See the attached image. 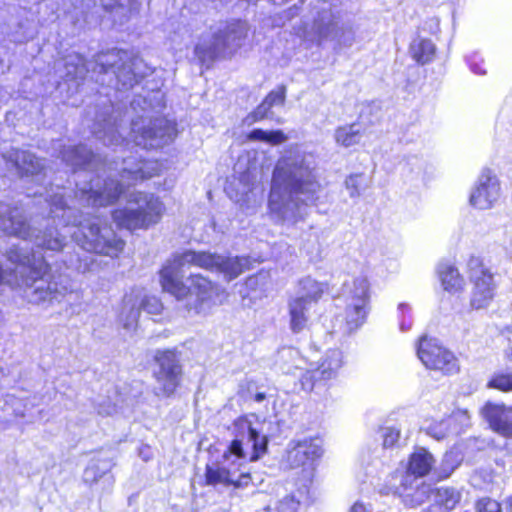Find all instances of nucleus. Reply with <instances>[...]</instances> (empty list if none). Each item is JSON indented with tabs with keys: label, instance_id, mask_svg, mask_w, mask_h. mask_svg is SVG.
I'll use <instances>...</instances> for the list:
<instances>
[{
	"label": "nucleus",
	"instance_id": "obj_1",
	"mask_svg": "<svg viewBox=\"0 0 512 512\" xmlns=\"http://www.w3.org/2000/svg\"><path fill=\"white\" fill-rule=\"evenodd\" d=\"M161 291L177 301L195 298L186 305L188 312L204 313L206 309L222 305L228 298L227 290L202 273H190L186 279L181 271L171 263L164 264L158 271Z\"/></svg>",
	"mask_w": 512,
	"mask_h": 512
},
{
	"label": "nucleus",
	"instance_id": "obj_2",
	"mask_svg": "<svg viewBox=\"0 0 512 512\" xmlns=\"http://www.w3.org/2000/svg\"><path fill=\"white\" fill-rule=\"evenodd\" d=\"M347 292L345 308L336 316V320L349 333L362 326L370 309V284L367 277L358 276L352 282L344 283Z\"/></svg>",
	"mask_w": 512,
	"mask_h": 512
},
{
	"label": "nucleus",
	"instance_id": "obj_3",
	"mask_svg": "<svg viewBox=\"0 0 512 512\" xmlns=\"http://www.w3.org/2000/svg\"><path fill=\"white\" fill-rule=\"evenodd\" d=\"M157 369L153 372L158 387L156 395L170 398L181 386L183 366L177 348L158 349L153 355Z\"/></svg>",
	"mask_w": 512,
	"mask_h": 512
},
{
	"label": "nucleus",
	"instance_id": "obj_4",
	"mask_svg": "<svg viewBox=\"0 0 512 512\" xmlns=\"http://www.w3.org/2000/svg\"><path fill=\"white\" fill-rule=\"evenodd\" d=\"M416 355L426 369L449 376L459 371L458 359L438 339L421 335L416 342Z\"/></svg>",
	"mask_w": 512,
	"mask_h": 512
},
{
	"label": "nucleus",
	"instance_id": "obj_5",
	"mask_svg": "<svg viewBox=\"0 0 512 512\" xmlns=\"http://www.w3.org/2000/svg\"><path fill=\"white\" fill-rule=\"evenodd\" d=\"M342 365V353L338 350L328 351L315 368L302 373L299 378L301 389L307 393L326 392L337 380Z\"/></svg>",
	"mask_w": 512,
	"mask_h": 512
},
{
	"label": "nucleus",
	"instance_id": "obj_6",
	"mask_svg": "<svg viewBox=\"0 0 512 512\" xmlns=\"http://www.w3.org/2000/svg\"><path fill=\"white\" fill-rule=\"evenodd\" d=\"M468 277L473 284L470 306L479 310L486 308L494 298L493 274L485 266L483 259L471 256L467 262Z\"/></svg>",
	"mask_w": 512,
	"mask_h": 512
},
{
	"label": "nucleus",
	"instance_id": "obj_7",
	"mask_svg": "<svg viewBox=\"0 0 512 512\" xmlns=\"http://www.w3.org/2000/svg\"><path fill=\"white\" fill-rule=\"evenodd\" d=\"M163 204L158 198L151 197L145 206L138 209L118 208L113 210L112 218L120 228L130 231L147 229L156 224L163 214Z\"/></svg>",
	"mask_w": 512,
	"mask_h": 512
},
{
	"label": "nucleus",
	"instance_id": "obj_8",
	"mask_svg": "<svg viewBox=\"0 0 512 512\" xmlns=\"http://www.w3.org/2000/svg\"><path fill=\"white\" fill-rule=\"evenodd\" d=\"M74 238L83 250L110 257H117L125 246V242L120 238L106 239L97 223L82 225Z\"/></svg>",
	"mask_w": 512,
	"mask_h": 512
},
{
	"label": "nucleus",
	"instance_id": "obj_9",
	"mask_svg": "<svg viewBox=\"0 0 512 512\" xmlns=\"http://www.w3.org/2000/svg\"><path fill=\"white\" fill-rule=\"evenodd\" d=\"M7 259L15 265L27 268L24 281L29 286L44 279L51 271V267L44 257H36L33 253L24 254L17 247L7 251Z\"/></svg>",
	"mask_w": 512,
	"mask_h": 512
},
{
	"label": "nucleus",
	"instance_id": "obj_10",
	"mask_svg": "<svg viewBox=\"0 0 512 512\" xmlns=\"http://www.w3.org/2000/svg\"><path fill=\"white\" fill-rule=\"evenodd\" d=\"M323 452L322 441L318 437L299 441L288 453L290 467L303 471L313 469Z\"/></svg>",
	"mask_w": 512,
	"mask_h": 512
},
{
	"label": "nucleus",
	"instance_id": "obj_11",
	"mask_svg": "<svg viewBox=\"0 0 512 512\" xmlns=\"http://www.w3.org/2000/svg\"><path fill=\"white\" fill-rule=\"evenodd\" d=\"M252 482L250 472H240L235 478L234 471L229 467L220 466L216 463L206 464L204 482L206 486L223 485L232 486L235 489L247 487Z\"/></svg>",
	"mask_w": 512,
	"mask_h": 512
},
{
	"label": "nucleus",
	"instance_id": "obj_12",
	"mask_svg": "<svg viewBox=\"0 0 512 512\" xmlns=\"http://www.w3.org/2000/svg\"><path fill=\"white\" fill-rule=\"evenodd\" d=\"M500 184L496 176L483 174L479 183L470 195V204L479 210L493 207L499 197Z\"/></svg>",
	"mask_w": 512,
	"mask_h": 512
},
{
	"label": "nucleus",
	"instance_id": "obj_13",
	"mask_svg": "<svg viewBox=\"0 0 512 512\" xmlns=\"http://www.w3.org/2000/svg\"><path fill=\"white\" fill-rule=\"evenodd\" d=\"M125 193V186L114 178L104 180L99 190H83L86 201L94 207H107L115 204Z\"/></svg>",
	"mask_w": 512,
	"mask_h": 512
},
{
	"label": "nucleus",
	"instance_id": "obj_14",
	"mask_svg": "<svg viewBox=\"0 0 512 512\" xmlns=\"http://www.w3.org/2000/svg\"><path fill=\"white\" fill-rule=\"evenodd\" d=\"M238 434L247 432L248 439L252 443V453L249 460L254 462L259 460L268 451V438L265 435H260L252 423L245 417L241 416L234 421Z\"/></svg>",
	"mask_w": 512,
	"mask_h": 512
},
{
	"label": "nucleus",
	"instance_id": "obj_15",
	"mask_svg": "<svg viewBox=\"0 0 512 512\" xmlns=\"http://www.w3.org/2000/svg\"><path fill=\"white\" fill-rule=\"evenodd\" d=\"M503 360L507 368H512V347L503 351ZM486 388L501 393L512 392V371L499 370L494 372L486 382Z\"/></svg>",
	"mask_w": 512,
	"mask_h": 512
},
{
	"label": "nucleus",
	"instance_id": "obj_16",
	"mask_svg": "<svg viewBox=\"0 0 512 512\" xmlns=\"http://www.w3.org/2000/svg\"><path fill=\"white\" fill-rule=\"evenodd\" d=\"M434 462L432 454L421 448L409 455L407 473L415 478L425 477L431 472Z\"/></svg>",
	"mask_w": 512,
	"mask_h": 512
},
{
	"label": "nucleus",
	"instance_id": "obj_17",
	"mask_svg": "<svg viewBox=\"0 0 512 512\" xmlns=\"http://www.w3.org/2000/svg\"><path fill=\"white\" fill-rule=\"evenodd\" d=\"M248 266L238 256L229 257L217 254L214 272L223 274L227 281L239 277L247 270Z\"/></svg>",
	"mask_w": 512,
	"mask_h": 512
},
{
	"label": "nucleus",
	"instance_id": "obj_18",
	"mask_svg": "<svg viewBox=\"0 0 512 512\" xmlns=\"http://www.w3.org/2000/svg\"><path fill=\"white\" fill-rule=\"evenodd\" d=\"M437 275L444 290L448 292H458L463 290L464 279L454 265L441 263L437 267Z\"/></svg>",
	"mask_w": 512,
	"mask_h": 512
},
{
	"label": "nucleus",
	"instance_id": "obj_19",
	"mask_svg": "<svg viewBox=\"0 0 512 512\" xmlns=\"http://www.w3.org/2000/svg\"><path fill=\"white\" fill-rule=\"evenodd\" d=\"M306 298H294L289 301L290 329L293 333L303 331L308 324Z\"/></svg>",
	"mask_w": 512,
	"mask_h": 512
},
{
	"label": "nucleus",
	"instance_id": "obj_20",
	"mask_svg": "<svg viewBox=\"0 0 512 512\" xmlns=\"http://www.w3.org/2000/svg\"><path fill=\"white\" fill-rule=\"evenodd\" d=\"M412 59L420 65L431 63L436 56L435 44L426 38L414 39L409 45Z\"/></svg>",
	"mask_w": 512,
	"mask_h": 512
},
{
	"label": "nucleus",
	"instance_id": "obj_21",
	"mask_svg": "<svg viewBox=\"0 0 512 512\" xmlns=\"http://www.w3.org/2000/svg\"><path fill=\"white\" fill-rule=\"evenodd\" d=\"M112 467L111 459L94 457L86 466L83 472V481L92 486L99 482V480L110 472Z\"/></svg>",
	"mask_w": 512,
	"mask_h": 512
},
{
	"label": "nucleus",
	"instance_id": "obj_22",
	"mask_svg": "<svg viewBox=\"0 0 512 512\" xmlns=\"http://www.w3.org/2000/svg\"><path fill=\"white\" fill-rule=\"evenodd\" d=\"M249 25L242 19H234L229 22L226 27L219 31L215 38L226 41H233L240 43L248 37Z\"/></svg>",
	"mask_w": 512,
	"mask_h": 512
},
{
	"label": "nucleus",
	"instance_id": "obj_23",
	"mask_svg": "<svg viewBox=\"0 0 512 512\" xmlns=\"http://www.w3.org/2000/svg\"><path fill=\"white\" fill-rule=\"evenodd\" d=\"M361 135V130L355 129V123H352L337 127L334 138L338 145L350 147L359 143Z\"/></svg>",
	"mask_w": 512,
	"mask_h": 512
},
{
	"label": "nucleus",
	"instance_id": "obj_24",
	"mask_svg": "<svg viewBox=\"0 0 512 512\" xmlns=\"http://www.w3.org/2000/svg\"><path fill=\"white\" fill-rule=\"evenodd\" d=\"M248 141L266 142L272 145L284 143L288 137L282 130L264 131L260 128L253 129L246 135Z\"/></svg>",
	"mask_w": 512,
	"mask_h": 512
},
{
	"label": "nucleus",
	"instance_id": "obj_25",
	"mask_svg": "<svg viewBox=\"0 0 512 512\" xmlns=\"http://www.w3.org/2000/svg\"><path fill=\"white\" fill-rule=\"evenodd\" d=\"M301 289L304 292L299 298H306V303L318 302L324 295L327 285L311 278L301 280Z\"/></svg>",
	"mask_w": 512,
	"mask_h": 512
},
{
	"label": "nucleus",
	"instance_id": "obj_26",
	"mask_svg": "<svg viewBox=\"0 0 512 512\" xmlns=\"http://www.w3.org/2000/svg\"><path fill=\"white\" fill-rule=\"evenodd\" d=\"M287 98V87L284 84L276 86L269 91L260 102L265 109L272 114L273 107L284 106Z\"/></svg>",
	"mask_w": 512,
	"mask_h": 512
},
{
	"label": "nucleus",
	"instance_id": "obj_27",
	"mask_svg": "<svg viewBox=\"0 0 512 512\" xmlns=\"http://www.w3.org/2000/svg\"><path fill=\"white\" fill-rule=\"evenodd\" d=\"M343 31L338 23L331 20L327 23H319L315 29V39L318 44L330 39H337L342 35Z\"/></svg>",
	"mask_w": 512,
	"mask_h": 512
},
{
	"label": "nucleus",
	"instance_id": "obj_28",
	"mask_svg": "<svg viewBox=\"0 0 512 512\" xmlns=\"http://www.w3.org/2000/svg\"><path fill=\"white\" fill-rule=\"evenodd\" d=\"M94 5H99L105 12L126 10L128 13L137 11V0H91Z\"/></svg>",
	"mask_w": 512,
	"mask_h": 512
},
{
	"label": "nucleus",
	"instance_id": "obj_29",
	"mask_svg": "<svg viewBox=\"0 0 512 512\" xmlns=\"http://www.w3.org/2000/svg\"><path fill=\"white\" fill-rule=\"evenodd\" d=\"M312 178H300L289 173L286 178L287 190L289 195H298L310 192V187L315 184Z\"/></svg>",
	"mask_w": 512,
	"mask_h": 512
},
{
	"label": "nucleus",
	"instance_id": "obj_30",
	"mask_svg": "<svg viewBox=\"0 0 512 512\" xmlns=\"http://www.w3.org/2000/svg\"><path fill=\"white\" fill-rule=\"evenodd\" d=\"M63 156L75 166H83L90 161L92 153L84 145H75L63 151Z\"/></svg>",
	"mask_w": 512,
	"mask_h": 512
},
{
	"label": "nucleus",
	"instance_id": "obj_31",
	"mask_svg": "<svg viewBox=\"0 0 512 512\" xmlns=\"http://www.w3.org/2000/svg\"><path fill=\"white\" fill-rule=\"evenodd\" d=\"M161 171L162 167L158 161H144L142 167L134 171H130L129 173L134 179L146 180L159 176Z\"/></svg>",
	"mask_w": 512,
	"mask_h": 512
},
{
	"label": "nucleus",
	"instance_id": "obj_32",
	"mask_svg": "<svg viewBox=\"0 0 512 512\" xmlns=\"http://www.w3.org/2000/svg\"><path fill=\"white\" fill-rule=\"evenodd\" d=\"M140 309L150 315L158 316L163 313L165 306L158 296L146 295L141 300Z\"/></svg>",
	"mask_w": 512,
	"mask_h": 512
},
{
	"label": "nucleus",
	"instance_id": "obj_33",
	"mask_svg": "<svg viewBox=\"0 0 512 512\" xmlns=\"http://www.w3.org/2000/svg\"><path fill=\"white\" fill-rule=\"evenodd\" d=\"M270 113L259 103L252 111H250L245 117L241 120V125L250 127L255 123L261 122L270 117Z\"/></svg>",
	"mask_w": 512,
	"mask_h": 512
},
{
	"label": "nucleus",
	"instance_id": "obj_34",
	"mask_svg": "<svg viewBox=\"0 0 512 512\" xmlns=\"http://www.w3.org/2000/svg\"><path fill=\"white\" fill-rule=\"evenodd\" d=\"M476 512H502L501 503L490 497H481L475 502Z\"/></svg>",
	"mask_w": 512,
	"mask_h": 512
},
{
	"label": "nucleus",
	"instance_id": "obj_35",
	"mask_svg": "<svg viewBox=\"0 0 512 512\" xmlns=\"http://www.w3.org/2000/svg\"><path fill=\"white\" fill-rule=\"evenodd\" d=\"M216 257L217 253L198 251V263H196V267L214 272Z\"/></svg>",
	"mask_w": 512,
	"mask_h": 512
},
{
	"label": "nucleus",
	"instance_id": "obj_36",
	"mask_svg": "<svg viewBox=\"0 0 512 512\" xmlns=\"http://www.w3.org/2000/svg\"><path fill=\"white\" fill-rule=\"evenodd\" d=\"M230 455H234L237 458H245L246 454L240 439H233L231 441L228 449L223 453V459H228Z\"/></svg>",
	"mask_w": 512,
	"mask_h": 512
},
{
	"label": "nucleus",
	"instance_id": "obj_37",
	"mask_svg": "<svg viewBox=\"0 0 512 512\" xmlns=\"http://www.w3.org/2000/svg\"><path fill=\"white\" fill-rule=\"evenodd\" d=\"M400 438V432L396 429L389 428L383 436V446L385 448L394 446Z\"/></svg>",
	"mask_w": 512,
	"mask_h": 512
},
{
	"label": "nucleus",
	"instance_id": "obj_38",
	"mask_svg": "<svg viewBox=\"0 0 512 512\" xmlns=\"http://www.w3.org/2000/svg\"><path fill=\"white\" fill-rule=\"evenodd\" d=\"M180 259L182 262L188 264L189 266H195L198 263V251L196 250H185L181 255Z\"/></svg>",
	"mask_w": 512,
	"mask_h": 512
},
{
	"label": "nucleus",
	"instance_id": "obj_39",
	"mask_svg": "<svg viewBox=\"0 0 512 512\" xmlns=\"http://www.w3.org/2000/svg\"><path fill=\"white\" fill-rule=\"evenodd\" d=\"M12 234L17 237L26 239L30 235V226L28 225V223L26 221H24V220L20 221L18 224V227L13 228Z\"/></svg>",
	"mask_w": 512,
	"mask_h": 512
},
{
	"label": "nucleus",
	"instance_id": "obj_40",
	"mask_svg": "<svg viewBox=\"0 0 512 512\" xmlns=\"http://www.w3.org/2000/svg\"><path fill=\"white\" fill-rule=\"evenodd\" d=\"M210 53V48L207 46L197 45L195 47V55L199 59L200 62L204 63L207 59V56Z\"/></svg>",
	"mask_w": 512,
	"mask_h": 512
},
{
	"label": "nucleus",
	"instance_id": "obj_41",
	"mask_svg": "<svg viewBox=\"0 0 512 512\" xmlns=\"http://www.w3.org/2000/svg\"><path fill=\"white\" fill-rule=\"evenodd\" d=\"M506 511L512 512V494L507 496L504 500Z\"/></svg>",
	"mask_w": 512,
	"mask_h": 512
},
{
	"label": "nucleus",
	"instance_id": "obj_42",
	"mask_svg": "<svg viewBox=\"0 0 512 512\" xmlns=\"http://www.w3.org/2000/svg\"><path fill=\"white\" fill-rule=\"evenodd\" d=\"M266 399V394L264 392H257L253 396V400L256 402H262Z\"/></svg>",
	"mask_w": 512,
	"mask_h": 512
},
{
	"label": "nucleus",
	"instance_id": "obj_43",
	"mask_svg": "<svg viewBox=\"0 0 512 512\" xmlns=\"http://www.w3.org/2000/svg\"><path fill=\"white\" fill-rule=\"evenodd\" d=\"M453 470H454V467H450L444 474L438 475V478L445 479V478L449 477Z\"/></svg>",
	"mask_w": 512,
	"mask_h": 512
},
{
	"label": "nucleus",
	"instance_id": "obj_44",
	"mask_svg": "<svg viewBox=\"0 0 512 512\" xmlns=\"http://www.w3.org/2000/svg\"><path fill=\"white\" fill-rule=\"evenodd\" d=\"M4 280H5V271L2 268V266L0 265V285H2L4 283Z\"/></svg>",
	"mask_w": 512,
	"mask_h": 512
},
{
	"label": "nucleus",
	"instance_id": "obj_45",
	"mask_svg": "<svg viewBox=\"0 0 512 512\" xmlns=\"http://www.w3.org/2000/svg\"><path fill=\"white\" fill-rule=\"evenodd\" d=\"M435 437H436L438 440H440V439H442V438H443V435H435Z\"/></svg>",
	"mask_w": 512,
	"mask_h": 512
}]
</instances>
